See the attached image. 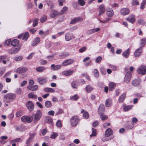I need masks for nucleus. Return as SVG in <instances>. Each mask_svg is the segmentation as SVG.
I'll return each instance as SVG.
<instances>
[{"instance_id": "25", "label": "nucleus", "mask_w": 146, "mask_h": 146, "mask_svg": "<svg viewBox=\"0 0 146 146\" xmlns=\"http://www.w3.org/2000/svg\"><path fill=\"white\" fill-rule=\"evenodd\" d=\"M59 14V13L57 11L55 10H53L51 12L50 16L52 18H54L58 15Z\"/></svg>"}, {"instance_id": "23", "label": "nucleus", "mask_w": 146, "mask_h": 146, "mask_svg": "<svg viewBox=\"0 0 146 146\" xmlns=\"http://www.w3.org/2000/svg\"><path fill=\"white\" fill-rule=\"evenodd\" d=\"M113 131L110 128L108 129L105 131V135L106 137L110 136L112 133Z\"/></svg>"}, {"instance_id": "35", "label": "nucleus", "mask_w": 146, "mask_h": 146, "mask_svg": "<svg viewBox=\"0 0 146 146\" xmlns=\"http://www.w3.org/2000/svg\"><path fill=\"white\" fill-rule=\"evenodd\" d=\"M116 86L115 84L113 82H111L109 84V90H111L112 89L115 88Z\"/></svg>"}, {"instance_id": "40", "label": "nucleus", "mask_w": 146, "mask_h": 146, "mask_svg": "<svg viewBox=\"0 0 146 146\" xmlns=\"http://www.w3.org/2000/svg\"><path fill=\"white\" fill-rule=\"evenodd\" d=\"M44 91L46 92H54V90L51 88H46L44 89Z\"/></svg>"}, {"instance_id": "16", "label": "nucleus", "mask_w": 146, "mask_h": 146, "mask_svg": "<svg viewBox=\"0 0 146 146\" xmlns=\"http://www.w3.org/2000/svg\"><path fill=\"white\" fill-rule=\"evenodd\" d=\"M61 67V65H55L54 64H52L51 66V70H57L60 69Z\"/></svg>"}, {"instance_id": "57", "label": "nucleus", "mask_w": 146, "mask_h": 146, "mask_svg": "<svg viewBox=\"0 0 146 146\" xmlns=\"http://www.w3.org/2000/svg\"><path fill=\"white\" fill-rule=\"evenodd\" d=\"M22 115V113L21 111H19L17 112L15 115L17 117H19Z\"/></svg>"}, {"instance_id": "56", "label": "nucleus", "mask_w": 146, "mask_h": 146, "mask_svg": "<svg viewBox=\"0 0 146 146\" xmlns=\"http://www.w3.org/2000/svg\"><path fill=\"white\" fill-rule=\"evenodd\" d=\"M138 23L139 25H144L145 23L143 20L142 19H140L138 20Z\"/></svg>"}, {"instance_id": "30", "label": "nucleus", "mask_w": 146, "mask_h": 146, "mask_svg": "<svg viewBox=\"0 0 146 146\" xmlns=\"http://www.w3.org/2000/svg\"><path fill=\"white\" fill-rule=\"evenodd\" d=\"M146 43V38H143L142 39L140 40V47H141L142 48L144 46Z\"/></svg>"}, {"instance_id": "22", "label": "nucleus", "mask_w": 146, "mask_h": 146, "mask_svg": "<svg viewBox=\"0 0 146 146\" xmlns=\"http://www.w3.org/2000/svg\"><path fill=\"white\" fill-rule=\"evenodd\" d=\"M38 86L37 85L33 86H29L27 87V88L31 91H34L36 90L38 88Z\"/></svg>"}, {"instance_id": "5", "label": "nucleus", "mask_w": 146, "mask_h": 146, "mask_svg": "<svg viewBox=\"0 0 146 146\" xmlns=\"http://www.w3.org/2000/svg\"><path fill=\"white\" fill-rule=\"evenodd\" d=\"M21 121L24 122H28L30 123L32 122L33 119L31 118V116H23L21 118Z\"/></svg>"}, {"instance_id": "36", "label": "nucleus", "mask_w": 146, "mask_h": 146, "mask_svg": "<svg viewBox=\"0 0 146 146\" xmlns=\"http://www.w3.org/2000/svg\"><path fill=\"white\" fill-rule=\"evenodd\" d=\"M99 11L102 13H104L105 11V8L103 5H101L99 7Z\"/></svg>"}, {"instance_id": "42", "label": "nucleus", "mask_w": 146, "mask_h": 146, "mask_svg": "<svg viewBox=\"0 0 146 146\" xmlns=\"http://www.w3.org/2000/svg\"><path fill=\"white\" fill-rule=\"evenodd\" d=\"M132 107V106H126L123 108V110L125 111H127L131 109Z\"/></svg>"}, {"instance_id": "17", "label": "nucleus", "mask_w": 146, "mask_h": 146, "mask_svg": "<svg viewBox=\"0 0 146 146\" xmlns=\"http://www.w3.org/2000/svg\"><path fill=\"white\" fill-rule=\"evenodd\" d=\"M82 20V18L76 17L72 20L70 23L72 24H74Z\"/></svg>"}, {"instance_id": "41", "label": "nucleus", "mask_w": 146, "mask_h": 146, "mask_svg": "<svg viewBox=\"0 0 146 146\" xmlns=\"http://www.w3.org/2000/svg\"><path fill=\"white\" fill-rule=\"evenodd\" d=\"M79 98V96L77 95H74L70 98L71 100L74 101H77Z\"/></svg>"}, {"instance_id": "50", "label": "nucleus", "mask_w": 146, "mask_h": 146, "mask_svg": "<svg viewBox=\"0 0 146 146\" xmlns=\"http://www.w3.org/2000/svg\"><path fill=\"white\" fill-rule=\"evenodd\" d=\"M78 3L82 6L84 5L85 4V0H78Z\"/></svg>"}, {"instance_id": "31", "label": "nucleus", "mask_w": 146, "mask_h": 146, "mask_svg": "<svg viewBox=\"0 0 146 146\" xmlns=\"http://www.w3.org/2000/svg\"><path fill=\"white\" fill-rule=\"evenodd\" d=\"M68 8L67 7L65 6L60 11V14H64L66 13V11H68Z\"/></svg>"}, {"instance_id": "11", "label": "nucleus", "mask_w": 146, "mask_h": 146, "mask_svg": "<svg viewBox=\"0 0 146 146\" xmlns=\"http://www.w3.org/2000/svg\"><path fill=\"white\" fill-rule=\"evenodd\" d=\"M74 62L73 60L72 59H67L64 61L62 63V66H66L70 65L72 64Z\"/></svg>"}, {"instance_id": "18", "label": "nucleus", "mask_w": 146, "mask_h": 146, "mask_svg": "<svg viewBox=\"0 0 146 146\" xmlns=\"http://www.w3.org/2000/svg\"><path fill=\"white\" fill-rule=\"evenodd\" d=\"M73 70H68L64 71L62 72V74L66 76H69L72 74L74 72Z\"/></svg>"}, {"instance_id": "60", "label": "nucleus", "mask_w": 146, "mask_h": 146, "mask_svg": "<svg viewBox=\"0 0 146 146\" xmlns=\"http://www.w3.org/2000/svg\"><path fill=\"white\" fill-rule=\"evenodd\" d=\"M22 57L20 56L15 58L14 60L16 61L21 60L22 59Z\"/></svg>"}, {"instance_id": "15", "label": "nucleus", "mask_w": 146, "mask_h": 146, "mask_svg": "<svg viewBox=\"0 0 146 146\" xmlns=\"http://www.w3.org/2000/svg\"><path fill=\"white\" fill-rule=\"evenodd\" d=\"M98 112L100 115L103 114L104 112V106L103 104H101L98 109Z\"/></svg>"}, {"instance_id": "7", "label": "nucleus", "mask_w": 146, "mask_h": 146, "mask_svg": "<svg viewBox=\"0 0 146 146\" xmlns=\"http://www.w3.org/2000/svg\"><path fill=\"white\" fill-rule=\"evenodd\" d=\"M131 76V73L129 72H127L125 75L124 81L126 83H129L130 81Z\"/></svg>"}, {"instance_id": "2", "label": "nucleus", "mask_w": 146, "mask_h": 146, "mask_svg": "<svg viewBox=\"0 0 146 146\" xmlns=\"http://www.w3.org/2000/svg\"><path fill=\"white\" fill-rule=\"evenodd\" d=\"M80 121L78 116L77 115L73 116L70 119V124L72 127L76 126Z\"/></svg>"}, {"instance_id": "28", "label": "nucleus", "mask_w": 146, "mask_h": 146, "mask_svg": "<svg viewBox=\"0 0 146 146\" xmlns=\"http://www.w3.org/2000/svg\"><path fill=\"white\" fill-rule=\"evenodd\" d=\"M126 96L125 93L123 94L119 98L118 101L119 103L122 102L124 100Z\"/></svg>"}, {"instance_id": "14", "label": "nucleus", "mask_w": 146, "mask_h": 146, "mask_svg": "<svg viewBox=\"0 0 146 146\" xmlns=\"http://www.w3.org/2000/svg\"><path fill=\"white\" fill-rule=\"evenodd\" d=\"M27 108L30 111H32L33 110L34 105L33 103L31 101L28 102L27 104Z\"/></svg>"}, {"instance_id": "62", "label": "nucleus", "mask_w": 146, "mask_h": 146, "mask_svg": "<svg viewBox=\"0 0 146 146\" xmlns=\"http://www.w3.org/2000/svg\"><path fill=\"white\" fill-rule=\"evenodd\" d=\"M20 47H18L15 48H13L14 54L17 53L20 50Z\"/></svg>"}, {"instance_id": "1", "label": "nucleus", "mask_w": 146, "mask_h": 146, "mask_svg": "<svg viewBox=\"0 0 146 146\" xmlns=\"http://www.w3.org/2000/svg\"><path fill=\"white\" fill-rule=\"evenodd\" d=\"M15 95L12 93H8L5 95L4 98V101L6 103H9L15 99Z\"/></svg>"}, {"instance_id": "44", "label": "nucleus", "mask_w": 146, "mask_h": 146, "mask_svg": "<svg viewBox=\"0 0 146 146\" xmlns=\"http://www.w3.org/2000/svg\"><path fill=\"white\" fill-rule=\"evenodd\" d=\"M23 39L27 41L29 36V33H25L24 34H23Z\"/></svg>"}, {"instance_id": "48", "label": "nucleus", "mask_w": 146, "mask_h": 146, "mask_svg": "<svg viewBox=\"0 0 146 146\" xmlns=\"http://www.w3.org/2000/svg\"><path fill=\"white\" fill-rule=\"evenodd\" d=\"M102 59V56H99L96 59L95 61L97 63H98L101 62Z\"/></svg>"}, {"instance_id": "46", "label": "nucleus", "mask_w": 146, "mask_h": 146, "mask_svg": "<svg viewBox=\"0 0 146 146\" xmlns=\"http://www.w3.org/2000/svg\"><path fill=\"white\" fill-rule=\"evenodd\" d=\"M58 136V134L57 133L54 132L51 135L50 138L52 139H55Z\"/></svg>"}, {"instance_id": "20", "label": "nucleus", "mask_w": 146, "mask_h": 146, "mask_svg": "<svg viewBox=\"0 0 146 146\" xmlns=\"http://www.w3.org/2000/svg\"><path fill=\"white\" fill-rule=\"evenodd\" d=\"M126 20L133 23L135 21V17L133 15H131L127 18H126Z\"/></svg>"}, {"instance_id": "34", "label": "nucleus", "mask_w": 146, "mask_h": 146, "mask_svg": "<svg viewBox=\"0 0 146 146\" xmlns=\"http://www.w3.org/2000/svg\"><path fill=\"white\" fill-rule=\"evenodd\" d=\"M112 101L111 99H108L106 100L105 102V105L106 107H109L111 104Z\"/></svg>"}, {"instance_id": "64", "label": "nucleus", "mask_w": 146, "mask_h": 146, "mask_svg": "<svg viewBox=\"0 0 146 146\" xmlns=\"http://www.w3.org/2000/svg\"><path fill=\"white\" fill-rule=\"evenodd\" d=\"M56 125L57 127H60L62 126V123L61 121L60 120H58L56 122Z\"/></svg>"}, {"instance_id": "4", "label": "nucleus", "mask_w": 146, "mask_h": 146, "mask_svg": "<svg viewBox=\"0 0 146 146\" xmlns=\"http://www.w3.org/2000/svg\"><path fill=\"white\" fill-rule=\"evenodd\" d=\"M137 72L140 74L143 75L146 74V66L142 65L138 67L137 69Z\"/></svg>"}, {"instance_id": "8", "label": "nucleus", "mask_w": 146, "mask_h": 146, "mask_svg": "<svg viewBox=\"0 0 146 146\" xmlns=\"http://www.w3.org/2000/svg\"><path fill=\"white\" fill-rule=\"evenodd\" d=\"M28 70L27 68L26 67H21L15 70V71L19 74H21L26 72Z\"/></svg>"}, {"instance_id": "13", "label": "nucleus", "mask_w": 146, "mask_h": 146, "mask_svg": "<svg viewBox=\"0 0 146 146\" xmlns=\"http://www.w3.org/2000/svg\"><path fill=\"white\" fill-rule=\"evenodd\" d=\"M130 11L128 8H123L120 10L121 14L123 15H125L128 14Z\"/></svg>"}, {"instance_id": "63", "label": "nucleus", "mask_w": 146, "mask_h": 146, "mask_svg": "<svg viewBox=\"0 0 146 146\" xmlns=\"http://www.w3.org/2000/svg\"><path fill=\"white\" fill-rule=\"evenodd\" d=\"M100 115V117L101 119L103 120H104L106 119H107V117L106 115H104L103 114Z\"/></svg>"}, {"instance_id": "39", "label": "nucleus", "mask_w": 146, "mask_h": 146, "mask_svg": "<svg viewBox=\"0 0 146 146\" xmlns=\"http://www.w3.org/2000/svg\"><path fill=\"white\" fill-rule=\"evenodd\" d=\"M86 90L88 92H90L93 90V88L91 85H89L87 86L86 87Z\"/></svg>"}, {"instance_id": "33", "label": "nucleus", "mask_w": 146, "mask_h": 146, "mask_svg": "<svg viewBox=\"0 0 146 146\" xmlns=\"http://www.w3.org/2000/svg\"><path fill=\"white\" fill-rule=\"evenodd\" d=\"M113 14V11L111 9H109L107 12V15L109 17H112Z\"/></svg>"}, {"instance_id": "43", "label": "nucleus", "mask_w": 146, "mask_h": 146, "mask_svg": "<svg viewBox=\"0 0 146 146\" xmlns=\"http://www.w3.org/2000/svg\"><path fill=\"white\" fill-rule=\"evenodd\" d=\"M15 130L17 131H24L25 130V128L23 126H21L20 127H16L15 128Z\"/></svg>"}, {"instance_id": "53", "label": "nucleus", "mask_w": 146, "mask_h": 146, "mask_svg": "<svg viewBox=\"0 0 146 146\" xmlns=\"http://www.w3.org/2000/svg\"><path fill=\"white\" fill-rule=\"evenodd\" d=\"M83 117L85 119H88L89 117L88 113L86 111L84 112L83 114Z\"/></svg>"}, {"instance_id": "37", "label": "nucleus", "mask_w": 146, "mask_h": 146, "mask_svg": "<svg viewBox=\"0 0 146 146\" xmlns=\"http://www.w3.org/2000/svg\"><path fill=\"white\" fill-rule=\"evenodd\" d=\"M22 141V140L21 138H17L15 139H14L11 140L10 141V142L11 143H17V142H21Z\"/></svg>"}, {"instance_id": "10", "label": "nucleus", "mask_w": 146, "mask_h": 146, "mask_svg": "<svg viewBox=\"0 0 146 146\" xmlns=\"http://www.w3.org/2000/svg\"><path fill=\"white\" fill-rule=\"evenodd\" d=\"M65 40L66 41H69L74 38L75 37L73 36L72 33L68 32L66 33L65 35Z\"/></svg>"}, {"instance_id": "51", "label": "nucleus", "mask_w": 146, "mask_h": 146, "mask_svg": "<svg viewBox=\"0 0 146 146\" xmlns=\"http://www.w3.org/2000/svg\"><path fill=\"white\" fill-rule=\"evenodd\" d=\"M92 133L90 135V136H94L96 135V129L92 128Z\"/></svg>"}, {"instance_id": "12", "label": "nucleus", "mask_w": 146, "mask_h": 146, "mask_svg": "<svg viewBox=\"0 0 146 146\" xmlns=\"http://www.w3.org/2000/svg\"><path fill=\"white\" fill-rule=\"evenodd\" d=\"M143 51L142 48L141 47H139L134 52V56L135 57H137L141 55V53Z\"/></svg>"}, {"instance_id": "19", "label": "nucleus", "mask_w": 146, "mask_h": 146, "mask_svg": "<svg viewBox=\"0 0 146 146\" xmlns=\"http://www.w3.org/2000/svg\"><path fill=\"white\" fill-rule=\"evenodd\" d=\"M130 49L129 48L123 52V53L122 55L125 58H127L129 56L130 53Z\"/></svg>"}, {"instance_id": "58", "label": "nucleus", "mask_w": 146, "mask_h": 146, "mask_svg": "<svg viewBox=\"0 0 146 146\" xmlns=\"http://www.w3.org/2000/svg\"><path fill=\"white\" fill-rule=\"evenodd\" d=\"M87 49V48L85 46H84L80 48L79 50V51L80 52L82 53L85 51Z\"/></svg>"}, {"instance_id": "54", "label": "nucleus", "mask_w": 146, "mask_h": 146, "mask_svg": "<svg viewBox=\"0 0 146 146\" xmlns=\"http://www.w3.org/2000/svg\"><path fill=\"white\" fill-rule=\"evenodd\" d=\"M94 75L96 77H98L99 75V73L98 71L96 69H95L94 71Z\"/></svg>"}, {"instance_id": "3", "label": "nucleus", "mask_w": 146, "mask_h": 146, "mask_svg": "<svg viewBox=\"0 0 146 146\" xmlns=\"http://www.w3.org/2000/svg\"><path fill=\"white\" fill-rule=\"evenodd\" d=\"M33 119L35 122L39 120L42 116V112L40 110L37 111L36 113L33 115Z\"/></svg>"}, {"instance_id": "38", "label": "nucleus", "mask_w": 146, "mask_h": 146, "mask_svg": "<svg viewBox=\"0 0 146 146\" xmlns=\"http://www.w3.org/2000/svg\"><path fill=\"white\" fill-rule=\"evenodd\" d=\"M45 106L47 108H49L52 106L51 102L49 101H46L45 103Z\"/></svg>"}, {"instance_id": "27", "label": "nucleus", "mask_w": 146, "mask_h": 146, "mask_svg": "<svg viewBox=\"0 0 146 146\" xmlns=\"http://www.w3.org/2000/svg\"><path fill=\"white\" fill-rule=\"evenodd\" d=\"M78 85L79 83L78 81H73L71 83V86L74 89L77 88Z\"/></svg>"}, {"instance_id": "24", "label": "nucleus", "mask_w": 146, "mask_h": 146, "mask_svg": "<svg viewBox=\"0 0 146 146\" xmlns=\"http://www.w3.org/2000/svg\"><path fill=\"white\" fill-rule=\"evenodd\" d=\"M19 43V40L17 39H14L11 42V44L14 47H16Z\"/></svg>"}, {"instance_id": "26", "label": "nucleus", "mask_w": 146, "mask_h": 146, "mask_svg": "<svg viewBox=\"0 0 146 146\" xmlns=\"http://www.w3.org/2000/svg\"><path fill=\"white\" fill-rule=\"evenodd\" d=\"M40 41V38L39 37H37L35 38L33 41L32 43V45L34 46L38 44Z\"/></svg>"}, {"instance_id": "61", "label": "nucleus", "mask_w": 146, "mask_h": 146, "mask_svg": "<svg viewBox=\"0 0 146 146\" xmlns=\"http://www.w3.org/2000/svg\"><path fill=\"white\" fill-rule=\"evenodd\" d=\"M66 0H58V3L60 6H62Z\"/></svg>"}, {"instance_id": "55", "label": "nucleus", "mask_w": 146, "mask_h": 146, "mask_svg": "<svg viewBox=\"0 0 146 146\" xmlns=\"http://www.w3.org/2000/svg\"><path fill=\"white\" fill-rule=\"evenodd\" d=\"M38 19H35L34 20L33 25L34 27L36 26L38 24Z\"/></svg>"}, {"instance_id": "32", "label": "nucleus", "mask_w": 146, "mask_h": 146, "mask_svg": "<svg viewBox=\"0 0 146 146\" xmlns=\"http://www.w3.org/2000/svg\"><path fill=\"white\" fill-rule=\"evenodd\" d=\"M28 97L30 98H33L34 99H36L37 98V95L34 94L33 92H31L29 94Z\"/></svg>"}, {"instance_id": "21", "label": "nucleus", "mask_w": 146, "mask_h": 146, "mask_svg": "<svg viewBox=\"0 0 146 146\" xmlns=\"http://www.w3.org/2000/svg\"><path fill=\"white\" fill-rule=\"evenodd\" d=\"M141 80L140 79H135L133 80L132 82V84L134 86H136L138 85L140 83Z\"/></svg>"}, {"instance_id": "29", "label": "nucleus", "mask_w": 146, "mask_h": 146, "mask_svg": "<svg viewBox=\"0 0 146 146\" xmlns=\"http://www.w3.org/2000/svg\"><path fill=\"white\" fill-rule=\"evenodd\" d=\"M46 68L44 66H39L36 68V70L39 72H42L46 69Z\"/></svg>"}, {"instance_id": "52", "label": "nucleus", "mask_w": 146, "mask_h": 146, "mask_svg": "<svg viewBox=\"0 0 146 146\" xmlns=\"http://www.w3.org/2000/svg\"><path fill=\"white\" fill-rule=\"evenodd\" d=\"M139 3L137 0H133L132 2V5H138Z\"/></svg>"}, {"instance_id": "49", "label": "nucleus", "mask_w": 146, "mask_h": 146, "mask_svg": "<svg viewBox=\"0 0 146 146\" xmlns=\"http://www.w3.org/2000/svg\"><path fill=\"white\" fill-rule=\"evenodd\" d=\"M47 19V17L45 15L42 16L40 19V21L42 23L45 22Z\"/></svg>"}, {"instance_id": "9", "label": "nucleus", "mask_w": 146, "mask_h": 146, "mask_svg": "<svg viewBox=\"0 0 146 146\" xmlns=\"http://www.w3.org/2000/svg\"><path fill=\"white\" fill-rule=\"evenodd\" d=\"M47 81V78L43 76L37 78L38 82L40 84H45Z\"/></svg>"}, {"instance_id": "59", "label": "nucleus", "mask_w": 146, "mask_h": 146, "mask_svg": "<svg viewBox=\"0 0 146 146\" xmlns=\"http://www.w3.org/2000/svg\"><path fill=\"white\" fill-rule=\"evenodd\" d=\"M40 63L41 65H44L46 64L47 63V62L46 60L42 59L40 60Z\"/></svg>"}, {"instance_id": "6", "label": "nucleus", "mask_w": 146, "mask_h": 146, "mask_svg": "<svg viewBox=\"0 0 146 146\" xmlns=\"http://www.w3.org/2000/svg\"><path fill=\"white\" fill-rule=\"evenodd\" d=\"M29 135L30 137L26 141V146H31V143L32 142L33 139L34 138L35 134V133H30Z\"/></svg>"}, {"instance_id": "47", "label": "nucleus", "mask_w": 146, "mask_h": 146, "mask_svg": "<svg viewBox=\"0 0 146 146\" xmlns=\"http://www.w3.org/2000/svg\"><path fill=\"white\" fill-rule=\"evenodd\" d=\"M146 4V0H143V1L141 5L140 8L143 9L145 7L144 6Z\"/></svg>"}, {"instance_id": "45", "label": "nucleus", "mask_w": 146, "mask_h": 146, "mask_svg": "<svg viewBox=\"0 0 146 146\" xmlns=\"http://www.w3.org/2000/svg\"><path fill=\"white\" fill-rule=\"evenodd\" d=\"M46 121L48 123H52V119L50 117H46Z\"/></svg>"}]
</instances>
